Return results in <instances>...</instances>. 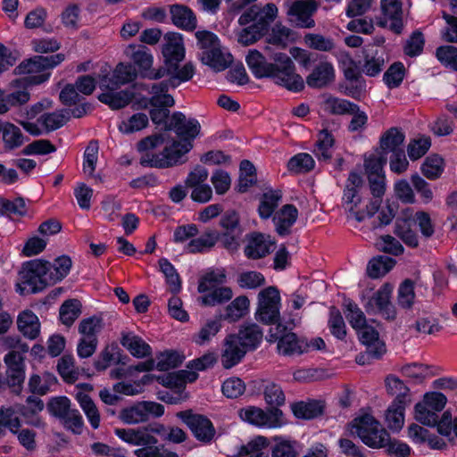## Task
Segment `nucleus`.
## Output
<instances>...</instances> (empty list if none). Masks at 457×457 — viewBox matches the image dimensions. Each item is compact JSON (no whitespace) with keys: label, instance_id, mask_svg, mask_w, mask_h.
<instances>
[{"label":"nucleus","instance_id":"obj_1","mask_svg":"<svg viewBox=\"0 0 457 457\" xmlns=\"http://www.w3.org/2000/svg\"><path fill=\"white\" fill-rule=\"evenodd\" d=\"M170 128L176 132L180 139L173 140L166 145L160 154H154L150 151L163 143L161 136L148 137L139 142L138 150L145 152L141 157L142 165L168 168L184 162L183 156L192 149V141L199 135L200 123L195 119H187L181 112H174Z\"/></svg>","mask_w":457,"mask_h":457},{"label":"nucleus","instance_id":"obj_2","mask_svg":"<svg viewBox=\"0 0 457 457\" xmlns=\"http://www.w3.org/2000/svg\"><path fill=\"white\" fill-rule=\"evenodd\" d=\"M437 434L411 423L407 428V436L416 445H426L433 450H445L447 445H457V414L445 411L436 423Z\"/></svg>","mask_w":457,"mask_h":457},{"label":"nucleus","instance_id":"obj_3","mask_svg":"<svg viewBox=\"0 0 457 457\" xmlns=\"http://www.w3.org/2000/svg\"><path fill=\"white\" fill-rule=\"evenodd\" d=\"M247 65L257 79L269 78L290 91L304 87L302 77L295 73L291 59H246Z\"/></svg>","mask_w":457,"mask_h":457},{"label":"nucleus","instance_id":"obj_4","mask_svg":"<svg viewBox=\"0 0 457 457\" xmlns=\"http://www.w3.org/2000/svg\"><path fill=\"white\" fill-rule=\"evenodd\" d=\"M277 14L278 8L272 3L265 4L262 8L257 4L251 5L238 18V23L242 26L253 22L239 32L238 43L250 46L267 35Z\"/></svg>","mask_w":457,"mask_h":457},{"label":"nucleus","instance_id":"obj_5","mask_svg":"<svg viewBox=\"0 0 457 457\" xmlns=\"http://www.w3.org/2000/svg\"><path fill=\"white\" fill-rule=\"evenodd\" d=\"M115 435L122 441L139 448L134 451L137 457H179L178 453L157 445V439L148 428H116Z\"/></svg>","mask_w":457,"mask_h":457},{"label":"nucleus","instance_id":"obj_6","mask_svg":"<svg viewBox=\"0 0 457 457\" xmlns=\"http://www.w3.org/2000/svg\"><path fill=\"white\" fill-rule=\"evenodd\" d=\"M226 278L224 270L207 271L199 279L197 290L202 295L198 303L204 306H215L228 302L233 292L230 287L223 286Z\"/></svg>","mask_w":457,"mask_h":457},{"label":"nucleus","instance_id":"obj_7","mask_svg":"<svg viewBox=\"0 0 457 457\" xmlns=\"http://www.w3.org/2000/svg\"><path fill=\"white\" fill-rule=\"evenodd\" d=\"M349 434L357 436L363 444L370 448H383L389 442V434L370 413L355 417L347 426Z\"/></svg>","mask_w":457,"mask_h":457},{"label":"nucleus","instance_id":"obj_8","mask_svg":"<svg viewBox=\"0 0 457 457\" xmlns=\"http://www.w3.org/2000/svg\"><path fill=\"white\" fill-rule=\"evenodd\" d=\"M281 297L278 289L270 286L261 290L257 295L255 319L266 325L278 324L280 320Z\"/></svg>","mask_w":457,"mask_h":457},{"label":"nucleus","instance_id":"obj_9","mask_svg":"<svg viewBox=\"0 0 457 457\" xmlns=\"http://www.w3.org/2000/svg\"><path fill=\"white\" fill-rule=\"evenodd\" d=\"M60 59H24L15 69V73L25 76V83L37 85L49 78V69L57 66Z\"/></svg>","mask_w":457,"mask_h":457},{"label":"nucleus","instance_id":"obj_10","mask_svg":"<svg viewBox=\"0 0 457 457\" xmlns=\"http://www.w3.org/2000/svg\"><path fill=\"white\" fill-rule=\"evenodd\" d=\"M240 419L258 428H277L286 422L283 412L278 408H270L266 411L255 406H248L239 411Z\"/></svg>","mask_w":457,"mask_h":457},{"label":"nucleus","instance_id":"obj_11","mask_svg":"<svg viewBox=\"0 0 457 457\" xmlns=\"http://www.w3.org/2000/svg\"><path fill=\"white\" fill-rule=\"evenodd\" d=\"M361 185L362 179L361 175L356 172H351L342 198V205L347 212L348 218L357 221L363 220V213H360L361 210V198L358 192Z\"/></svg>","mask_w":457,"mask_h":457},{"label":"nucleus","instance_id":"obj_12","mask_svg":"<svg viewBox=\"0 0 457 457\" xmlns=\"http://www.w3.org/2000/svg\"><path fill=\"white\" fill-rule=\"evenodd\" d=\"M393 286L386 283L367 301L365 310L369 314H379L386 320H393L396 317V310L391 302Z\"/></svg>","mask_w":457,"mask_h":457},{"label":"nucleus","instance_id":"obj_13","mask_svg":"<svg viewBox=\"0 0 457 457\" xmlns=\"http://www.w3.org/2000/svg\"><path fill=\"white\" fill-rule=\"evenodd\" d=\"M167 92L168 85L166 83H156L152 86L150 92L152 96L149 103L153 109L150 115L155 124H162L166 120L170 112L167 108L175 104L173 97Z\"/></svg>","mask_w":457,"mask_h":457},{"label":"nucleus","instance_id":"obj_14","mask_svg":"<svg viewBox=\"0 0 457 457\" xmlns=\"http://www.w3.org/2000/svg\"><path fill=\"white\" fill-rule=\"evenodd\" d=\"M22 283L29 287L31 292H37L48 285L47 262L36 259L23 265L20 273Z\"/></svg>","mask_w":457,"mask_h":457},{"label":"nucleus","instance_id":"obj_15","mask_svg":"<svg viewBox=\"0 0 457 457\" xmlns=\"http://www.w3.org/2000/svg\"><path fill=\"white\" fill-rule=\"evenodd\" d=\"M177 416L187 425L198 441L209 444L214 438L216 430L207 417L193 413L191 411L178 412Z\"/></svg>","mask_w":457,"mask_h":457},{"label":"nucleus","instance_id":"obj_16","mask_svg":"<svg viewBox=\"0 0 457 457\" xmlns=\"http://www.w3.org/2000/svg\"><path fill=\"white\" fill-rule=\"evenodd\" d=\"M164 61V78L169 87H176L182 82L189 80L195 74V67L187 59H158Z\"/></svg>","mask_w":457,"mask_h":457},{"label":"nucleus","instance_id":"obj_17","mask_svg":"<svg viewBox=\"0 0 457 457\" xmlns=\"http://www.w3.org/2000/svg\"><path fill=\"white\" fill-rule=\"evenodd\" d=\"M285 328L278 323L275 328H270V341L278 340V351L283 355L301 354L306 352V341L300 339L293 332L282 335Z\"/></svg>","mask_w":457,"mask_h":457},{"label":"nucleus","instance_id":"obj_18","mask_svg":"<svg viewBox=\"0 0 457 457\" xmlns=\"http://www.w3.org/2000/svg\"><path fill=\"white\" fill-rule=\"evenodd\" d=\"M380 7L385 19H380L378 25L380 28H386L389 20V29L400 35L403 29L402 0H380Z\"/></svg>","mask_w":457,"mask_h":457},{"label":"nucleus","instance_id":"obj_19","mask_svg":"<svg viewBox=\"0 0 457 457\" xmlns=\"http://www.w3.org/2000/svg\"><path fill=\"white\" fill-rule=\"evenodd\" d=\"M245 241L244 253L249 259L263 258L274 249L275 242L269 235L252 233L246 236Z\"/></svg>","mask_w":457,"mask_h":457},{"label":"nucleus","instance_id":"obj_20","mask_svg":"<svg viewBox=\"0 0 457 457\" xmlns=\"http://www.w3.org/2000/svg\"><path fill=\"white\" fill-rule=\"evenodd\" d=\"M317 8L318 4L315 0H295L289 7L287 14L295 18L296 25L299 28L311 29L315 26L312 16Z\"/></svg>","mask_w":457,"mask_h":457},{"label":"nucleus","instance_id":"obj_21","mask_svg":"<svg viewBox=\"0 0 457 457\" xmlns=\"http://www.w3.org/2000/svg\"><path fill=\"white\" fill-rule=\"evenodd\" d=\"M91 390L92 386L89 384H78L75 387L74 395L91 427L96 429L100 426V413L95 403L87 394V392Z\"/></svg>","mask_w":457,"mask_h":457},{"label":"nucleus","instance_id":"obj_22","mask_svg":"<svg viewBox=\"0 0 457 457\" xmlns=\"http://www.w3.org/2000/svg\"><path fill=\"white\" fill-rule=\"evenodd\" d=\"M182 362L180 355L174 352L162 353L156 356V360H147L137 365L129 367V371H149L156 369L161 371L168 370L177 367Z\"/></svg>","mask_w":457,"mask_h":457},{"label":"nucleus","instance_id":"obj_23","mask_svg":"<svg viewBox=\"0 0 457 457\" xmlns=\"http://www.w3.org/2000/svg\"><path fill=\"white\" fill-rule=\"evenodd\" d=\"M196 45L203 50L202 57H233L230 53L224 54L219 37L210 30H198L195 34Z\"/></svg>","mask_w":457,"mask_h":457},{"label":"nucleus","instance_id":"obj_24","mask_svg":"<svg viewBox=\"0 0 457 457\" xmlns=\"http://www.w3.org/2000/svg\"><path fill=\"white\" fill-rule=\"evenodd\" d=\"M360 341L366 345L367 354L378 359L386 352L384 342L379 338L377 329L371 325H365L357 331Z\"/></svg>","mask_w":457,"mask_h":457},{"label":"nucleus","instance_id":"obj_25","mask_svg":"<svg viewBox=\"0 0 457 457\" xmlns=\"http://www.w3.org/2000/svg\"><path fill=\"white\" fill-rule=\"evenodd\" d=\"M170 13L172 23L186 31H193L197 26V20L193 10L181 4L170 5Z\"/></svg>","mask_w":457,"mask_h":457},{"label":"nucleus","instance_id":"obj_26","mask_svg":"<svg viewBox=\"0 0 457 457\" xmlns=\"http://www.w3.org/2000/svg\"><path fill=\"white\" fill-rule=\"evenodd\" d=\"M246 350L237 341L235 334L225 338L224 349L221 353V364L225 369L237 365L246 353Z\"/></svg>","mask_w":457,"mask_h":457},{"label":"nucleus","instance_id":"obj_27","mask_svg":"<svg viewBox=\"0 0 457 457\" xmlns=\"http://www.w3.org/2000/svg\"><path fill=\"white\" fill-rule=\"evenodd\" d=\"M237 341L248 352L255 349L262 340L263 333L256 324H245L241 326Z\"/></svg>","mask_w":457,"mask_h":457},{"label":"nucleus","instance_id":"obj_28","mask_svg":"<svg viewBox=\"0 0 457 457\" xmlns=\"http://www.w3.org/2000/svg\"><path fill=\"white\" fill-rule=\"evenodd\" d=\"M120 344L136 358H145L152 353L151 346L142 337L131 332L122 334Z\"/></svg>","mask_w":457,"mask_h":457},{"label":"nucleus","instance_id":"obj_29","mask_svg":"<svg viewBox=\"0 0 457 457\" xmlns=\"http://www.w3.org/2000/svg\"><path fill=\"white\" fill-rule=\"evenodd\" d=\"M44 409V403L41 399L29 396L26 401V405H22L19 408L18 411L25 419L27 424L41 428L44 426V422L37 416Z\"/></svg>","mask_w":457,"mask_h":457},{"label":"nucleus","instance_id":"obj_30","mask_svg":"<svg viewBox=\"0 0 457 457\" xmlns=\"http://www.w3.org/2000/svg\"><path fill=\"white\" fill-rule=\"evenodd\" d=\"M295 40L296 33L293 29L281 25V23H276L271 28V32L266 37L268 44L275 46L279 49L287 48L289 43H294Z\"/></svg>","mask_w":457,"mask_h":457},{"label":"nucleus","instance_id":"obj_31","mask_svg":"<svg viewBox=\"0 0 457 457\" xmlns=\"http://www.w3.org/2000/svg\"><path fill=\"white\" fill-rule=\"evenodd\" d=\"M162 46V57H186L183 36L179 32H168L164 35Z\"/></svg>","mask_w":457,"mask_h":457},{"label":"nucleus","instance_id":"obj_32","mask_svg":"<svg viewBox=\"0 0 457 457\" xmlns=\"http://www.w3.org/2000/svg\"><path fill=\"white\" fill-rule=\"evenodd\" d=\"M138 75L148 79L164 78V61L158 59H136Z\"/></svg>","mask_w":457,"mask_h":457},{"label":"nucleus","instance_id":"obj_33","mask_svg":"<svg viewBox=\"0 0 457 457\" xmlns=\"http://www.w3.org/2000/svg\"><path fill=\"white\" fill-rule=\"evenodd\" d=\"M18 328L24 337L35 339L40 332V322L37 316L29 310L21 312L17 319Z\"/></svg>","mask_w":457,"mask_h":457},{"label":"nucleus","instance_id":"obj_34","mask_svg":"<svg viewBox=\"0 0 457 457\" xmlns=\"http://www.w3.org/2000/svg\"><path fill=\"white\" fill-rule=\"evenodd\" d=\"M334 79V69L329 62H322L307 77L306 82L311 87H322Z\"/></svg>","mask_w":457,"mask_h":457},{"label":"nucleus","instance_id":"obj_35","mask_svg":"<svg viewBox=\"0 0 457 457\" xmlns=\"http://www.w3.org/2000/svg\"><path fill=\"white\" fill-rule=\"evenodd\" d=\"M55 384V376L50 372L44 371L33 373L29 377L28 385L33 394L44 395L47 394Z\"/></svg>","mask_w":457,"mask_h":457},{"label":"nucleus","instance_id":"obj_36","mask_svg":"<svg viewBox=\"0 0 457 457\" xmlns=\"http://www.w3.org/2000/svg\"><path fill=\"white\" fill-rule=\"evenodd\" d=\"M219 234L215 230H206L200 237L191 239L186 245L187 253H203L212 248L217 243Z\"/></svg>","mask_w":457,"mask_h":457},{"label":"nucleus","instance_id":"obj_37","mask_svg":"<svg viewBox=\"0 0 457 457\" xmlns=\"http://www.w3.org/2000/svg\"><path fill=\"white\" fill-rule=\"evenodd\" d=\"M71 264V258L66 255L56 258L53 263L47 262L48 277L46 279L52 285L61 281L69 274Z\"/></svg>","mask_w":457,"mask_h":457},{"label":"nucleus","instance_id":"obj_38","mask_svg":"<svg viewBox=\"0 0 457 457\" xmlns=\"http://www.w3.org/2000/svg\"><path fill=\"white\" fill-rule=\"evenodd\" d=\"M335 138L327 129H321L318 136L313 153L318 160L328 161L332 156Z\"/></svg>","mask_w":457,"mask_h":457},{"label":"nucleus","instance_id":"obj_39","mask_svg":"<svg viewBox=\"0 0 457 457\" xmlns=\"http://www.w3.org/2000/svg\"><path fill=\"white\" fill-rule=\"evenodd\" d=\"M408 403L393 402L387 408L385 415L387 428L394 431L399 432L404 425V411Z\"/></svg>","mask_w":457,"mask_h":457},{"label":"nucleus","instance_id":"obj_40","mask_svg":"<svg viewBox=\"0 0 457 457\" xmlns=\"http://www.w3.org/2000/svg\"><path fill=\"white\" fill-rule=\"evenodd\" d=\"M445 167V160L439 154H430L424 160L420 170L428 179L435 180L439 179L444 173Z\"/></svg>","mask_w":457,"mask_h":457},{"label":"nucleus","instance_id":"obj_41","mask_svg":"<svg viewBox=\"0 0 457 457\" xmlns=\"http://www.w3.org/2000/svg\"><path fill=\"white\" fill-rule=\"evenodd\" d=\"M323 110L333 115H345L356 110V104L346 99L327 96L322 104Z\"/></svg>","mask_w":457,"mask_h":457},{"label":"nucleus","instance_id":"obj_42","mask_svg":"<svg viewBox=\"0 0 457 457\" xmlns=\"http://www.w3.org/2000/svg\"><path fill=\"white\" fill-rule=\"evenodd\" d=\"M298 216L297 209L291 204H287L277 212L274 222L278 234L283 235L295 222Z\"/></svg>","mask_w":457,"mask_h":457},{"label":"nucleus","instance_id":"obj_43","mask_svg":"<svg viewBox=\"0 0 457 457\" xmlns=\"http://www.w3.org/2000/svg\"><path fill=\"white\" fill-rule=\"evenodd\" d=\"M250 301L245 296L241 295L235 298L227 307L226 312L223 317L230 322H236L245 317L249 312Z\"/></svg>","mask_w":457,"mask_h":457},{"label":"nucleus","instance_id":"obj_44","mask_svg":"<svg viewBox=\"0 0 457 457\" xmlns=\"http://www.w3.org/2000/svg\"><path fill=\"white\" fill-rule=\"evenodd\" d=\"M395 261L387 256H378L372 258L367 265V274L372 278H378L385 276L393 269Z\"/></svg>","mask_w":457,"mask_h":457},{"label":"nucleus","instance_id":"obj_45","mask_svg":"<svg viewBox=\"0 0 457 457\" xmlns=\"http://www.w3.org/2000/svg\"><path fill=\"white\" fill-rule=\"evenodd\" d=\"M220 328V319L209 320L199 331L193 336V342L197 345H205L217 335Z\"/></svg>","mask_w":457,"mask_h":457},{"label":"nucleus","instance_id":"obj_46","mask_svg":"<svg viewBox=\"0 0 457 457\" xmlns=\"http://www.w3.org/2000/svg\"><path fill=\"white\" fill-rule=\"evenodd\" d=\"M133 94L128 90L119 92H106L99 95L100 102L109 105L112 109H120L129 104L133 98Z\"/></svg>","mask_w":457,"mask_h":457},{"label":"nucleus","instance_id":"obj_47","mask_svg":"<svg viewBox=\"0 0 457 457\" xmlns=\"http://www.w3.org/2000/svg\"><path fill=\"white\" fill-rule=\"evenodd\" d=\"M104 328V321L100 316H92L80 320L78 330L82 337L97 339V335Z\"/></svg>","mask_w":457,"mask_h":457},{"label":"nucleus","instance_id":"obj_48","mask_svg":"<svg viewBox=\"0 0 457 457\" xmlns=\"http://www.w3.org/2000/svg\"><path fill=\"white\" fill-rule=\"evenodd\" d=\"M3 133V142L4 147L12 150L20 147L24 142V137L21 129L12 123H5L3 128L0 127Z\"/></svg>","mask_w":457,"mask_h":457},{"label":"nucleus","instance_id":"obj_49","mask_svg":"<svg viewBox=\"0 0 457 457\" xmlns=\"http://www.w3.org/2000/svg\"><path fill=\"white\" fill-rule=\"evenodd\" d=\"M160 270L166 278L169 290L177 294L181 290V280L174 266L165 258L159 261Z\"/></svg>","mask_w":457,"mask_h":457},{"label":"nucleus","instance_id":"obj_50","mask_svg":"<svg viewBox=\"0 0 457 457\" xmlns=\"http://www.w3.org/2000/svg\"><path fill=\"white\" fill-rule=\"evenodd\" d=\"M386 162V157L382 152L377 151L365 157L364 166L365 170L370 177L385 176L383 166Z\"/></svg>","mask_w":457,"mask_h":457},{"label":"nucleus","instance_id":"obj_51","mask_svg":"<svg viewBox=\"0 0 457 457\" xmlns=\"http://www.w3.org/2000/svg\"><path fill=\"white\" fill-rule=\"evenodd\" d=\"M425 46L424 34L416 29L411 32L403 46V53L407 57H417L423 52Z\"/></svg>","mask_w":457,"mask_h":457},{"label":"nucleus","instance_id":"obj_52","mask_svg":"<svg viewBox=\"0 0 457 457\" xmlns=\"http://www.w3.org/2000/svg\"><path fill=\"white\" fill-rule=\"evenodd\" d=\"M315 162L312 156L306 153L295 154L287 162L288 170L295 173H306L314 168Z\"/></svg>","mask_w":457,"mask_h":457},{"label":"nucleus","instance_id":"obj_53","mask_svg":"<svg viewBox=\"0 0 457 457\" xmlns=\"http://www.w3.org/2000/svg\"><path fill=\"white\" fill-rule=\"evenodd\" d=\"M275 444L271 450V457H296V442L282 436L273 438Z\"/></svg>","mask_w":457,"mask_h":457},{"label":"nucleus","instance_id":"obj_54","mask_svg":"<svg viewBox=\"0 0 457 457\" xmlns=\"http://www.w3.org/2000/svg\"><path fill=\"white\" fill-rule=\"evenodd\" d=\"M406 74V69L401 62H395L384 73L383 80L389 88L398 87Z\"/></svg>","mask_w":457,"mask_h":457},{"label":"nucleus","instance_id":"obj_55","mask_svg":"<svg viewBox=\"0 0 457 457\" xmlns=\"http://www.w3.org/2000/svg\"><path fill=\"white\" fill-rule=\"evenodd\" d=\"M404 135L395 128L386 131L380 139V146L385 153L399 152V146L403 143Z\"/></svg>","mask_w":457,"mask_h":457},{"label":"nucleus","instance_id":"obj_56","mask_svg":"<svg viewBox=\"0 0 457 457\" xmlns=\"http://www.w3.org/2000/svg\"><path fill=\"white\" fill-rule=\"evenodd\" d=\"M438 414L430 409L428 405H423V401H420L414 406V419L419 423L428 426L436 427L439 420Z\"/></svg>","mask_w":457,"mask_h":457},{"label":"nucleus","instance_id":"obj_57","mask_svg":"<svg viewBox=\"0 0 457 457\" xmlns=\"http://www.w3.org/2000/svg\"><path fill=\"white\" fill-rule=\"evenodd\" d=\"M149 431L151 434H158L162 439L174 444H180L187 439L185 431L178 427L165 428L163 425H157L149 428Z\"/></svg>","mask_w":457,"mask_h":457},{"label":"nucleus","instance_id":"obj_58","mask_svg":"<svg viewBox=\"0 0 457 457\" xmlns=\"http://www.w3.org/2000/svg\"><path fill=\"white\" fill-rule=\"evenodd\" d=\"M148 125V117L145 113H136L119 125L121 133L131 134L145 129Z\"/></svg>","mask_w":457,"mask_h":457},{"label":"nucleus","instance_id":"obj_59","mask_svg":"<svg viewBox=\"0 0 457 457\" xmlns=\"http://www.w3.org/2000/svg\"><path fill=\"white\" fill-rule=\"evenodd\" d=\"M415 300L414 282L411 279L403 281L397 291V303L400 307L410 309Z\"/></svg>","mask_w":457,"mask_h":457},{"label":"nucleus","instance_id":"obj_60","mask_svg":"<svg viewBox=\"0 0 457 457\" xmlns=\"http://www.w3.org/2000/svg\"><path fill=\"white\" fill-rule=\"evenodd\" d=\"M138 75L136 61L134 64L120 63L114 70L112 82L114 85H123L132 81Z\"/></svg>","mask_w":457,"mask_h":457},{"label":"nucleus","instance_id":"obj_61","mask_svg":"<svg viewBox=\"0 0 457 457\" xmlns=\"http://www.w3.org/2000/svg\"><path fill=\"white\" fill-rule=\"evenodd\" d=\"M386 390L392 395H395L394 402L409 403L407 399L408 388L402 380L395 376H389L386 379Z\"/></svg>","mask_w":457,"mask_h":457},{"label":"nucleus","instance_id":"obj_62","mask_svg":"<svg viewBox=\"0 0 457 457\" xmlns=\"http://www.w3.org/2000/svg\"><path fill=\"white\" fill-rule=\"evenodd\" d=\"M303 40L309 48L321 52H328L335 46L333 39L320 34L307 33Z\"/></svg>","mask_w":457,"mask_h":457},{"label":"nucleus","instance_id":"obj_63","mask_svg":"<svg viewBox=\"0 0 457 457\" xmlns=\"http://www.w3.org/2000/svg\"><path fill=\"white\" fill-rule=\"evenodd\" d=\"M80 314V303L78 300H69L60 308V320L66 326H71Z\"/></svg>","mask_w":457,"mask_h":457},{"label":"nucleus","instance_id":"obj_64","mask_svg":"<svg viewBox=\"0 0 457 457\" xmlns=\"http://www.w3.org/2000/svg\"><path fill=\"white\" fill-rule=\"evenodd\" d=\"M268 444L266 437L262 436H256L241 448L239 454L250 455L249 457H268L265 453L262 452V449L268 446Z\"/></svg>","mask_w":457,"mask_h":457}]
</instances>
